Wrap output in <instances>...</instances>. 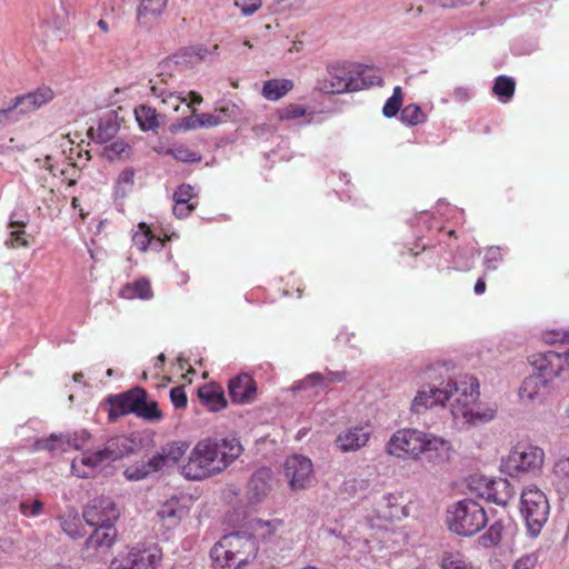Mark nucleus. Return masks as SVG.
I'll return each mask as SVG.
<instances>
[{"mask_svg": "<svg viewBox=\"0 0 569 569\" xmlns=\"http://www.w3.org/2000/svg\"><path fill=\"white\" fill-rule=\"evenodd\" d=\"M192 48L196 52L197 58H199L200 63L201 61L206 60L209 54H216L219 49V46L214 44L211 51L202 44L193 46Z\"/></svg>", "mask_w": 569, "mask_h": 569, "instance_id": "obj_61", "label": "nucleus"}, {"mask_svg": "<svg viewBox=\"0 0 569 569\" xmlns=\"http://www.w3.org/2000/svg\"><path fill=\"white\" fill-rule=\"evenodd\" d=\"M198 397L209 411L217 412L227 407L224 391L218 383L211 382L199 387Z\"/></svg>", "mask_w": 569, "mask_h": 569, "instance_id": "obj_25", "label": "nucleus"}, {"mask_svg": "<svg viewBox=\"0 0 569 569\" xmlns=\"http://www.w3.org/2000/svg\"><path fill=\"white\" fill-rule=\"evenodd\" d=\"M117 538V530L114 526L102 529L101 527L94 528L93 532L86 540L87 548H110Z\"/></svg>", "mask_w": 569, "mask_h": 569, "instance_id": "obj_34", "label": "nucleus"}, {"mask_svg": "<svg viewBox=\"0 0 569 569\" xmlns=\"http://www.w3.org/2000/svg\"><path fill=\"white\" fill-rule=\"evenodd\" d=\"M167 0H141L137 10V20L140 26H149L163 12Z\"/></svg>", "mask_w": 569, "mask_h": 569, "instance_id": "obj_29", "label": "nucleus"}, {"mask_svg": "<svg viewBox=\"0 0 569 569\" xmlns=\"http://www.w3.org/2000/svg\"><path fill=\"white\" fill-rule=\"evenodd\" d=\"M172 59L176 64L182 67H193L199 63V58H197L192 47L181 49Z\"/></svg>", "mask_w": 569, "mask_h": 569, "instance_id": "obj_47", "label": "nucleus"}, {"mask_svg": "<svg viewBox=\"0 0 569 569\" xmlns=\"http://www.w3.org/2000/svg\"><path fill=\"white\" fill-rule=\"evenodd\" d=\"M280 121L298 119L306 114V108L299 104H289L277 112Z\"/></svg>", "mask_w": 569, "mask_h": 569, "instance_id": "obj_50", "label": "nucleus"}, {"mask_svg": "<svg viewBox=\"0 0 569 569\" xmlns=\"http://www.w3.org/2000/svg\"><path fill=\"white\" fill-rule=\"evenodd\" d=\"M502 260L500 251H487L485 257V266L487 270H496L498 263Z\"/></svg>", "mask_w": 569, "mask_h": 569, "instance_id": "obj_59", "label": "nucleus"}, {"mask_svg": "<svg viewBox=\"0 0 569 569\" xmlns=\"http://www.w3.org/2000/svg\"><path fill=\"white\" fill-rule=\"evenodd\" d=\"M133 244L137 249H148V246H166V239L154 236L150 227L146 222H140L138 229L132 236Z\"/></svg>", "mask_w": 569, "mask_h": 569, "instance_id": "obj_33", "label": "nucleus"}, {"mask_svg": "<svg viewBox=\"0 0 569 569\" xmlns=\"http://www.w3.org/2000/svg\"><path fill=\"white\" fill-rule=\"evenodd\" d=\"M242 451L236 438L216 441L204 439L191 450L187 463L181 466V475L189 480H201L223 471Z\"/></svg>", "mask_w": 569, "mask_h": 569, "instance_id": "obj_1", "label": "nucleus"}, {"mask_svg": "<svg viewBox=\"0 0 569 569\" xmlns=\"http://www.w3.org/2000/svg\"><path fill=\"white\" fill-rule=\"evenodd\" d=\"M377 511L379 517L397 521L408 517V508L403 505V496L400 492L386 493L381 500L377 502Z\"/></svg>", "mask_w": 569, "mask_h": 569, "instance_id": "obj_18", "label": "nucleus"}, {"mask_svg": "<svg viewBox=\"0 0 569 569\" xmlns=\"http://www.w3.org/2000/svg\"><path fill=\"white\" fill-rule=\"evenodd\" d=\"M463 418L470 423L487 422L495 417V411L481 412L478 410H466L463 411Z\"/></svg>", "mask_w": 569, "mask_h": 569, "instance_id": "obj_54", "label": "nucleus"}, {"mask_svg": "<svg viewBox=\"0 0 569 569\" xmlns=\"http://www.w3.org/2000/svg\"><path fill=\"white\" fill-rule=\"evenodd\" d=\"M529 362L537 371L536 375L552 381L563 370L566 359L561 352L548 350L531 355Z\"/></svg>", "mask_w": 569, "mask_h": 569, "instance_id": "obj_13", "label": "nucleus"}, {"mask_svg": "<svg viewBox=\"0 0 569 569\" xmlns=\"http://www.w3.org/2000/svg\"><path fill=\"white\" fill-rule=\"evenodd\" d=\"M272 470L268 467L257 469L248 481L247 497L250 503L262 502L272 488Z\"/></svg>", "mask_w": 569, "mask_h": 569, "instance_id": "obj_16", "label": "nucleus"}, {"mask_svg": "<svg viewBox=\"0 0 569 569\" xmlns=\"http://www.w3.org/2000/svg\"><path fill=\"white\" fill-rule=\"evenodd\" d=\"M283 473L291 490H305L312 483L313 465L309 458L302 455H293L287 458Z\"/></svg>", "mask_w": 569, "mask_h": 569, "instance_id": "obj_11", "label": "nucleus"}, {"mask_svg": "<svg viewBox=\"0 0 569 569\" xmlns=\"http://www.w3.org/2000/svg\"><path fill=\"white\" fill-rule=\"evenodd\" d=\"M257 553L256 538L241 531L224 535L210 550L214 569H241L251 562Z\"/></svg>", "mask_w": 569, "mask_h": 569, "instance_id": "obj_4", "label": "nucleus"}, {"mask_svg": "<svg viewBox=\"0 0 569 569\" xmlns=\"http://www.w3.org/2000/svg\"><path fill=\"white\" fill-rule=\"evenodd\" d=\"M328 77L319 79L317 89L327 94H340L363 89L365 82L353 76L352 64L333 63L327 67Z\"/></svg>", "mask_w": 569, "mask_h": 569, "instance_id": "obj_8", "label": "nucleus"}, {"mask_svg": "<svg viewBox=\"0 0 569 569\" xmlns=\"http://www.w3.org/2000/svg\"><path fill=\"white\" fill-rule=\"evenodd\" d=\"M503 526L500 521L492 523L488 530L480 537L483 546H496L500 542L502 537Z\"/></svg>", "mask_w": 569, "mask_h": 569, "instance_id": "obj_45", "label": "nucleus"}, {"mask_svg": "<svg viewBox=\"0 0 569 569\" xmlns=\"http://www.w3.org/2000/svg\"><path fill=\"white\" fill-rule=\"evenodd\" d=\"M347 379V372L346 371H331L327 370V372L320 373V372H312L308 375L305 379L296 382V385L292 386L293 391L298 390H307V389H326L329 386L338 382H342Z\"/></svg>", "mask_w": 569, "mask_h": 569, "instance_id": "obj_19", "label": "nucleus"}, {"mask_svg": "<svg viewBox=\"0 0 569 569\" xmlns=\"http://www.w3.org/2000/svg\"><path fill=\"white\" fill-rule=\"evenodd\" d=\"M128 149V143L122 140H118L106 147L104 153L108 159L113 160L114 158L122 157L124 153H127Z\"/></svg>", "mask_w": 569, "mask_h": 569, "instance_id": "obj_55", "label": "nucleus"}, {"mask_svg": "<svg viewBox=\"0 0 569 569\" xmlns=\"http://www.w3.org/2000/svg\"><path fill=\"white\" fill-rule=\"evenodd\" d=\"M53 99V91L48 87L38 88L33 92L19 96L14 99L13 108L20 113L33 112Z\"/></svg>", "mask_w": 569, "mask_h": 569, "instance_id": "obj_23", "label": "nucleus"}, {"mask_svg": "<svg viewBox=\"0 0 569 569\" xmlns=\"http://www.w3.org/2000/svg\"><path fill=\"white\" fill-rule=\"evenodd\" d=\"M136 416L149 422L160 421L163 417L158 402L156 400H148V397H143Z\"/></svg>", "mask_w": 569, "mask_h": 569, "instance_id": "obj_38", "label": "nucleus"}, {"mask_svg": "<svg viewBox=\"0 0 569 569\" xmlns=\"http://www.w3.org/2000/svg\"><path fill=\"white\" fill-rule=\"evenodd\" d=\"M146 442H152L151 438H144L140 433L129 436H116L109 438L103 448L97 450H87L80 459H73L71 462V472L78 478H89L91 471L107 463L117 461L126 456L138 452L147 446Z\"/></svg>", "mask_w": 569, "mask_h": 569, "instance_id": "obj_3", "label": "nucleus"}, {"mask_svg": "<svg viewBox=\"0 0 569 569\" xmlns=\"http://www.w3.org/2000/svg\"><path fill=\"white\" fill-rule=\"evenodd\" d=\"M64 446L68 448H73L76 450H80L83 446L89 441L91 435L87 430L76 431L73 433H64Z\"/></svg>", "mask_w": 569, "mask_h": 569, "instance_id": "obj_43", "label": "nucleus"}, {"mask_svg": "<svg viewBox=\"0 0 569 569\" xmlns=\"http://www.w3.org/2000/svg\"><path fill=\"white\" fill-rule=\"evenodd\" d=\"M152 295L150 282L147 280H138L133 283H128L122 290L121 296L127 299L141 298L148 299Z\"/></svg>", "mask_w": 569, "mask_h": 569, "instance_id": "obj_40", "label": "nucleus"}, {"mask_svg": "<svg viewBox=\"0 0 569 569\" xmlns=\"http://www.w3.org/2000/svg\"><path fill=\"white\" fill-rule=\"evenodd\" d=\"M516 89V82L512 78L506 76H499L495 84L492 87L493 93L502 101H509L513 94Z\"/></svg>", "mask_w": 569, "mask_h": 569, "instance_id": "obj_39", "label": "nucleus"}, {"mask_svg": "<svg viewBox=\"0 0 569 569\" xmlns=\"http://www.w3.org/2000/svg\"><path fill=\"white\" fill-rule=\"evenodd\" d=\"M34 446L38 450H47L49 452L67 451L63 435L51 433L49 438L38 439Z\"/></svg>", "mask_w": 569, "mask_h": 569, "instance_id": "obj_42", "label": "nucleus"}, {"mask_svg": "<svg viewBox=\"0 0 569 569\" xmlns=\"http://www.w3.org/2000/svg\"><path fill=\"white\" fill-rule=\"evenodd\" d=\"M216 117L219 119V124L229 120H237L240 114V108L232 102H227L221 107L216 108Z\"/></svg>", "mask_w": 569, "mask_h": 569, "instance_id": "obj_46", "label": "nucleus"}, {"mask_svg": "<svg viewBox=\"0 0 569 569\" xmlns=\"http://www.w3.org/2000/svg\"><path fill=\"white\" fill-rule=\"evenodd\" d=\"M307 0H274L272 12L284 13L289 16H301L306 11Z\"/></svg>", "mask_w": 569, "mask_h": 569, "instance_id": "obj_37", "label": "nucleus"}, {"mask_svg": "<svg viewBox=\"0 0 569 569\" xmlns=\"http://www.w3.org/2000/svg\"><path fill=\"white\" fill-rule=\"evenodd\" d=\"M82 517L90 527L108 529L118 520L119 510L111 498L98 497L84 507Z\"/></svg>", "mask_w": 569, "mask_h": 569, "instance_id": "obj_9", "label": "nucleus"}, {"mask_svg": "<svg viewBox=\"0 0 569 569\" xmlns=\"http://www.w3.org/2000/svg\"><path fill=\"white\" fill-rule=\"evenodd\" d=\"M256 382L248 373H241L230 379L228 385L229 396L232 402L246 403L252 400L256 393Z\"/></svg>", "mask_w": 569, "mask_h": 569, "instance_id": "obj_22", "label": "nucleus"}, {"mask_svg": "<svg viewBox=\"0 0 569 569\" xmlns=\"http://www.w3.org/2000/svg\"><path fill=\"white\" fill-rule=\"evenodd\" d=\"M450 398H452V389H445L443 382L439 387H429L428 390L421 389L411 402V411L421 413L435 406L445 405Z\"/></svg>", "mask_w": 569, "mask_h": 569, "instance_id": "obj_15", "label": "nucleus"}, {"mask_svg": "<svg viewBox=\"0 0 569 569\" xmlns=\"http://www.w3.org/2000/svg\"><path fill=\"white\" fill-rule=\"evenodd\" d=\"M520 511L530 537L541 532L549 517V502L546 495L538 488H527L521 493Z\"/></svg>", "mask_w": 569, "mask_h": 569, "instance_id": "obj_7", "label": "nucleus"}, {"mask_svg": "<svg viewBox=\"0 0 569 569\" xmlns=\"http://www.w3.org/2000/svg\"><path fill=\"white\" fill-rule=\"evenodd\" d=\"M148 397V392L142 387L136 386L127 391L110 395L106 402L109 405L108 418L109 421L116 422L120 417L138 412V408L143 400Z\"/></svg>", "mask_w": 569, "mask_h": 569, "instance_id": "obj_10", "label": "nucleus"}, {"mask_svg": "<svg viewBox=\"0 0 569 569\" xmlns=\"http://www.w3.org/2000/svg\"><path fill=\"white\" fill-rule=\"evenodd\" d=\"M134 182V170L132 168H126L118 177L117 184L118 191L121 190L122 194L126 193V187H132Z\"/></svg>", "mask_w": 569, "mask_h": 569, "instance_id": "obj_57", "label": "nucleus"}, {"mask_svg": "<svg viewBox=\"0 0 569 569\" xmlns=\"http://www.w3.org/2000/svg\"><path fill=\"white\" fill-rule=\"evenodd\" d=\"M479 481H483V487L477 492V496L489 502L505 507L515 496V489L507 479L499 478L487 480L481 478Z\"/></svg>", "mask_w": 569, "mask_h": 569, "instance_id": "obj_14", "label": "nucleus"}, {"mask_svg": "<svg viewBox=\"0 0 569 569\" xmlns=\"http://www.w3.org/2000/svg\"><path fill=\"white\" fill-rule=\"evenodd\" d=\"M116 132V129L113 126H108V127H102V126H99L98 128V141L103 143V142H107L109 139H111V137L113 136V133Z\"/></svg>", "mask_w": 569, "mask_h": 569, "instance_id": "obj_62", "label": "nucleus"}, {"mask_svg": "<svg viewBox=\"0 0 569 569\" xmlns=\"http://www.w3.org/2000/svg\"><path fill=\"white\" fill-rule=\"evenodd\" d=\"M536 559L532 556H523L515 563V569H531L535 566Z\"/></svg>", "mask_w": 569, "mask_h": 569, "instance_id": "obj_64", "label": "nucleus"}, {"mask_svg": "<svg viewBox=\"0 0 569 569\" xmlns=\"http://www.w3.org/2000/svg\"><path fill=\"white\" fill-rule=\"evenodd\" d=\"M401 104H402V102H401V101H398V98H396V97H390V98L386 101V103H385V106H383V108H382V113H383V116H385L386 118H392V117H395V116L399 112V110H400V108H401Z\"/></svg>", "mask_w": 569, "mask_h": 569, "instance_id": "obj_58", "label": "nucleus"}, {"mask_svg": "<svg viewBox=\"0 0 569 569\" xmlns=\"http://www.w3.org/2000/svg\"><path fill=\"white\" fill-rule=\"evenodd\" d=\"M134 116L143 131H154L160 127L161 116L150 106L140 104L136 107Z\"/></svg>", "mask_w": 569, "mask_h": 569, "instance_id": "obj_32", "label": "nucleus"}, {"mask_svg": "<svg viewBox=\"0 0 569 569\" xmlns=\"http://www.w3.org/2000/svg\"><path fill=\"white\" fill-rule=\"evenodd\" d=\"M370 436L371 432L367 428L356 426L341 431L335 445L341 452L358 451L368 443Z\"/></svg>", "mask_w": 569, "mask_h": 569, "instance_id": "obj_17", "label": "nucleus"}, {"mask_svg": "<svg viewBox=\"0 0 569 569\" xmlns=\"http://www.w3.org/2000/svg\"><path fill=\"white\" fill-rule=\"evenodd\" d=\"M198 196L191 184H180L173 193V214L179 219L187 218L198 206Z\"/></svg>", "mask_w": 569, "mask_h": 569, "instance_id": "obj_21", "label": "nucleus"}, {"mask_svg": "<svg viewBox=\"0 0 569 569\" xmlns=\"http://www.w3.org/2000/svg\"><path fill=\"white\" fill-rule=\"evenodd\" d=\"M442 569H472V566L459 553H449L442 559Z\"/></svg>", "mask_w": 569, "mask_h": 569, "instance_id": "obj_49", "label": "nucleus"}, {"mask_svg": "<svg viewBox=\"0 0 569 569\" xmlns=\"http://www.w3.org/2000/svg\"><path fill=\"white\" fill-rule=\"evenodd\" d=\"M234 6L241 10L243 16L248 17L261 8L262 0H236Z\"/></svg>", "mask_w": 569, "mask_h": 569, "instance_id": "obj_56", "label": "nucleus"}, {"mask_svg": "<svg viewBox=\"0 0 569 569\" xmlns=\"http://www.w3.org/2000/svg\"><path fill=\"white\" fill-rule=\"evenodd\" d=\"M400 120L408 126H417L423 123L427 120V116L420 106L410 103L401 110Z\"/></svg>", "mask_w": 569, "mask_h": 569, "instance_id": "obj_41", "label": "nucleus"}, {"mask_svg": "<svg viewBox=\"0 0 569 569\" xmlns=\"http://www.w3.org/2000/svg\"><path fill=\"white\" fill-rule=\"evenodd\" d=\"M282 525H283V521L280 519H272V520L254 519L252 521V527L256 530H261L262 538L271 537Z\"/></svg>", "mask_w": 569, "mask_h": 569, "instance_id": "obj_44", "label": "nucleus"}, {"mask_svg": "<svg viewBox=\"0 0 569 569\" xmlns=\"http://www.w3.org/2000/svg\"><path fill=\"white\" fill-rule=\"evenodd\" d=\"M189 449V443L186 441H172L161 448L154 457H160L162 460V470L167 467L174 466Z\"/></svg>", "mask_w": 569, "mask_h": 569, "instance_id": "obj_30", "label": "nucleus"}, {"mask_svg": "<svg viewBox=\"0 0 569 569\" xmlns=\"http://www.w3.org/2000/svg\"><path fill=\"white\" fill-rule=\"evenodd\" d=\"M14 216L13 213L10 218L9 227L12 230L10 231L9 238L6 240V244L12 248L28 247L30 246V241L23 230L26 224L23 221L14 220Z\"/></svg>", "mask_w": 569, "mask_h": 569, "instance_id": "obj_35", "label": "nucleus"}, {"mask_svg": "<svg viewBox=\"0 0 569 569\" xmlns=\"http://www.w3.org/2000/svg\"><path fill=\"white\" fill-rule=\"evenodd\" d=\"M60 526L63 532L71 539H79L84 536V530L77 513H68L60 517Z\"/></svg>", "mask_w": 569, "mask_h": 569, "instance_id": "obj_36", "label": "nucleus"}, {"mask_svg": "<svg viewBox=\"0 0 569 569\" xmlns=\"http://www.w3.org/2000/svg\"><path fill=\"white\" fill-rule=\"evenodd\" d=\"M389 455L402 459L419 460L425 458L433 465H441L450 459L451 443L438 436L418 429L406 428L396 431L387 442Z\"/></svg>", "mask_w": 569, "mask_h": 569, "instance_id": "obj_2", "label": "nucleus"}, {"mask_svg": "<svg viewBox=\"0 0 569 569\" xmlns=\"http://www.w3.org/2000/svg\"><path fill=\"white\" fill-rule=\"evenodd\" d=\"M553 472L557 477L569 478V456L559 459L555 463Z\"/></svg>", "mask_w": 569, "mask_h": 569, "instance_id": "obj_60", "label": "nucleus"}, {"mask_svg": "<svg viewBox=\"0 0 569 569\" xmlns=\"http://www.w3.org/2000/svg\"><path fill=\"white\" fill-rule=\"evenodd\" d=\"M201 128H212L219 124L216 113H200Z\"/></svg>", "mask_w": 569, "mask_h": 569, "instance_id": "obj_63", "label": "nucleus"}, {"mask_svg": "<svg viewBox=\"0 0 569 569\" xmlns=\"http://www.w3.org/2000/svg\"><path fill=\"white\" fill-rule=\"evenodd\" d=\"M293 89L290 79H271L263 83L262 96L269 101H278Z\"/></svg>", "mask_w": 569, "mask_h": 569, "instance_id": "obj_31", "label": "nucleus"}, {"mask_svg": "<svg viewBox=\"0 0 569 569\" xmlns=\"http://www.w3.org/2000/svg\"><path fill=\"white\" fill-rule=\"evenodd\" d=\"M173 128L184 131L201 128L200 113L193 112L191 116L182 118L179 123L173 124Z\"/></svg>", "mask_w": 569, "mask_h": 569, "instance_id": "obj_51", "label": "nucleus"}, {"mask_svg": "<svg viewBox=\"0 0 569 569\" xmlns=\"http://www.w3.org/2000/svg\"><path fill=\"white\" fill-rule=\"evenodd\" d=\"M161 77V82L150 80V91L151 94L161 99V102L164 104H171L174 111H178L180 108V103L187 102V98L181 92L170 91L166 84L168 83V79L171 78V76Z\"/></svg>", "mask_w": 569, "mask_h": 569, "instance_id": "obj_26", "label": "nucleus"}, {"mask_svg": "<svg viewBox=\"0 0 569 569\" xmlns=\"http://www.w3.org/2000/svg\"><path fill=\"white\" fill-rule=\"evenodd\" d=\"M162 470V460L154 455L146 462H138L126 468L123 475L130 481H139L146 479L150 475Z\"/></svg>", "mask_w": 569, "mask_h": 569, "instance_id": "obj_28", "label": "nucleus"}, {"mask_svg": "<svg viewBox=\"0 0 569 569\" xmlns=\"http://www.w3.org/2000/svg\"><path fill=\"white\" fill-rule=\"evenodd\" d=\"M447 522L452 532L469 537L487 526L488 517L479 502L473 499H463L448 510Z\"/></svg>", "mask_w": 569, "mask_h": 569, "instance_id": "obj_6", "label": "nucleus"}, {"mask_svg": "<svg viewBox=\"0 0 569 569\" xmlns=\"http://www.w3.org/2000/svg\"><path fill=\"white\" fill-rule=\"evenodd\" d=\"M174 159L182 162H198L201 157L186 146H176L168 151Z\"/></svg>", "mask_w": 569, "mask_h": 569, "instance_id": "obj_48", "label": "nucleus"}, {"mask_svg": "<svg viewBox=\"0 0 569 569\" xmlns=\"http://www.w3.org/2000/svg\"><path fill=\"white\" fill-rule=\"evenodd\" d=\"M445 389H452V397L458 403L467 406L479 397V383L472 376H465L460 381L449 379L443 386Z\"/></svg>", "mask_w": 569, "mask_h": 569, "instance_id": "obj_20", "label": "nucleus"}, {"mask_svg": "<svg viewBox=\"0 0 569 569\" xmlns=\"http://www.w3.org/2000/svg\"><path fill=\"white\" fill-rule=\"evenodd\" d=\"M160 558V552L156 548L143 550L132 548L126 555L114 557L109 569H156Z\"/></svg>", "mask_w": 569, "mask_h": 569, "instance_id": "obj_12", "label": "nucleus"}, {"mask_svg": "<svg viewBox=\"0 0 569 569\" xmlns=\"http://www.w3.org/2000/svg\"><path fill=\"white\" fill-rule=\"evenodd\" d=\"M170 400L174 408H186L188 403L187 393L183 386L173 387L170 390Z\"/></svg>", "mask_w": 569, "mask_h": 569, "instance_id": "obj_53", "label": "nucleus"}, {"mask_svg": "<svg viewBox=\"0 0 569 569\" xmlns=\"http://www.w3.org/2000/svg\"><path fill=\"white\" fill-rule=\"evenodd\" d=\"M543 460L545 451L540 447L518 442L508 456L501 459L500 470L511 478H522L538 473L543 466Z\"/></svg>", "mask_w": 569, "mask_h": 569, "instance_id": "obj_5", "label": "nucleus"}, {"mask_svg": "<svg viewBox=\"0 0 569 569\" xmlns=\"http://www.w3.org/2000/svg\"><path fill=\"white\" fill-rule=\"evenodd\" d=\"M186 515V507L176 497L167 500L158 511V516L167 529L177 527Z\"/></svg>", "mask_w": 569, "mask_h": 569, "instance_id": "obj_27", "label": "nucleus"}, {"mask_svg": "<svg viewBox=\"0 0 569 569\" xmlns=\"http://www.w3.org/2000/svg\"><path fill=\"white\" fill-rule=\"evenodd\" d=\"M548 380L538 375L526 377L519 388V397L528 403L540 402L548 391Z\"/></svg>", "mask_w": 569, "mask_h": 569, "instance_id": "obj_24", "label": "nucleus"}, {"mask_svg": "<svg viewBox=\"0 0 569 569\" xmlns=\"http://www.w3.org/2000/svg\"><path fill=\"white\" fill-rule=\"evenodd\" d=\"M43 510V502L34 499L32 501H21L20 511L28 517L39 516Z\"/></svg>", "mask_w": 569, "mask_h": 569, "instance_id": "obj_52", "label": "nucleus"}]
</instances>
